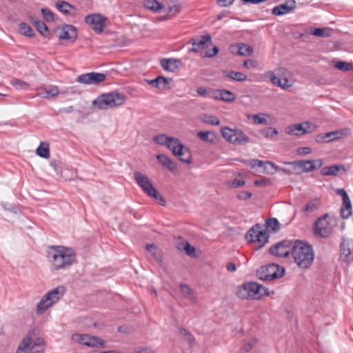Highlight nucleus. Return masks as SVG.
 Wrapping results in <instances>:
<instances>
[{
  "mask_svg": "<svg viewBox=\"0 0 353 353\" xmlns=\"http://www.w3.org/2000/svg\"><path fill=\"white\" fill-rule=\"evenodd\" d=\"M46 259L52 272L66 270L77 263L75 251L63 245H49L46 248Z\"/></svg>",
  "mask_w": 353,
  "mask_h": 353,
  "instance_id": "f257e3e1",
  "label": "nucleus"
},
{
  "mask_svg": "<svg viewBox=\"0 0 353 353\" xmlns=\"http://www.w3.org/2000/svg\"><path fill=\"white\" fill-rule=\"evenodd\" d=\"M292 255L297 265L303 269L309 268L313 263L314 254L312 245L302 241H294Z\"/></svg>",
  "mask_w": 353,
  "mask_h": 353,
  "instance_id": "f03ea898",
  "label": "nucleus"
},
{
  "mask_svg": "<svg viewBox=\"0 0 353 353\" xmlns=\"http://www.w3.org/2000/svg\"><path fill=\"white\" fill-rule=\"evenodd\" d=\"M125 97L121 93L112 92L102 94L92 101V105L99 110L112 109L123 105Z\"/></svg>",
  "mask_w": 353,
  "mask_h": 353,
  "instance_id": "7ed1b4c3",
  "label": "nucleus"
},
{
  "mask_svg": "<svg viewBox=\"0 0 353 353\" xmlns=\"http://www.w3.org/2000/svg\"><path fill=\"white\" fill-rule=\"evenodd\" d=\"M134 177L137 185L148 196L158 201L159 205H166V201L163 196L155 189L152 181L147 176L137 171L134 174Z\"/></svg>",
  "mask_w": 353,
  "mask_h": 353,
  "instance_id": "20e7f679",
  "label": "nucleus"
},
{
  "mask_svg": "<svg viewBox=\"0 0 353 353\" xmlns=\"http://www.w3.org/2000/svg\"><path fill=\"white\" fill-rule=\"evenodd\" d=\"M268 294V289L256 282L244 283L237 292V296L241 299H259Z\"/></svg>",
  "mask_w": 353,
  "mask_h": 353,
  "instance_id": "39448f33",
  "label": "nucleus"
},
{
  "mask_svg": "<svg viewBox=\"0 0 353 353\" xmlns=\"http://www.w3.org/2000/svg\"><path fill=\"white\" fill-rule=\"evenodd\" d=\"M284 273L285 269L283 268L277 264L271 263L259 268L256 271V276L261 281H270L282 277Z\"/></svg>",
  "mask_w": 353,
  "mask_h": 353,
  "instance_id": "423d86ee",
  "label": "nucleus"
},
{
  "mask_svg": "<svg viewBox=\"0 0 353 353\" xmlns=\"http://www.w3.org/2000/svg\"><path fill=\"white\" fill-rule=\"evenodd\" d=\"M269 237V232L267 229L263 228L259 223L255 224L250 229L245 235L248 241L258 243L259 248H261L268 243Z\"/></svg>",
  "mask_w": 353,
  "mask_h": 353,
  "instance_id": "0eeeda50",
  "label": "nucleus"
},
{
  "mask_svg": "<svg viewBox=\"0 0 353 353\" xmlns=\"http://www.w3.org/2000/svg\"><path fill=\"white\" fill-rule=\"evenodd\" d=\"M284 163L292 165L294 173L299 174L304 172H310L321 168L323 165V161L321 159L299 160L292 162H285Z\"/></svg>",
  "mask_w": 353,
  "mask_h": 353,
  "instance_id": "6e6552de",
  "label": "nucleus"
},
{
  "mask_svg": "<svg viewBox=\"0 0 353 353\" xmlns=\"http://www.w3.org/2000/svg\"><path fill=\"white\" fill-rule=\"evenodd\" d=\"M154 142L159 145H166L170 150L173 154H181V151H183V144L176 138L169 137L164 134L157 135L153 139Z\"/></svg>",
  "mask_w": 353,
  "mask_h": 353,
  "instance_id": "1a4fd4ad",
  "label": "nucleus"
},
{
  "mask_svg": "<svg viewBox=\"0 0 353 353\" xmlns=\"http://www.w3.org/2000/svg\"><path fill=\"white\" fill-rule=\"evenodd\" d=\"M329 219V215L327 214H325L316 220L314 225V234L315 236L327 238L332 234V227L328 221Z\"/></svg>",
  "mask_w": 353,
  "mask_h": 353,
  "instance_id": "9d476101",
  "label": "nucleus"
},
{
  "mask_svg": "<svg viewBox=\"0 0 353 353\" xmlns=\"http://www.w3.org/2000/svg\"><path fill=\"white\" fill-rule=\"evenodd\" d=\"M294 241L290 240H283L269 249L271 254L278 257H288L292 254V248Z\"/></svg>",
  "mask_w": 353,
  "mask_h": 353,
  "instance_id": "9b49d317",
  "label": "nucleus"
},
{
  "mask_svg": "<svg viewBox=\"0 0 353 353\" xmlns=\"http://www.w3.org/2000/svg\"><path fill=\"white\" fill-rule=\"evenodd\" d=\"M72 339L88 347H105V341L97 336L76 334L72 335Z\"/></svg>",
  "mask_w": 353,
  "mask_h": 353,
  "instance_id": "f8f14e48",
  "label": "nucleus"
},
{
  "mask_svg": "<svg viewBox=\"0 0 353 353\" xmlns=\"http://www.w3.org/2000/svg\"><path fill=\"white\" fill-rule=\"evenodd\" d=\"M105 79V74L92 72L79 75L76 81L78 83L86 85H97L103 82Z\"/></svg>",
  "mask_w": 353,
  "mask_h": 353,
  "instance_id": "ddd939ff",
  "label": "nucleus"
},
{
  "mask_svg": "<svg viewBox=\"0 0 353 353\" xmlns=\"http://www.w3.org/2000/svg\"><path fill=\"white\" fill-rule=\"evenodd\" d=\"M105 18L101 14L87 15L84 21L97 32H102L105 26Z\"/></svg>",
  "mask_w": 353,
  "mask_h": 353,
  "instance_id": "4468645a",
  "label": "nucleus"
},
{
  "mask_svg": "<svg viewBox=\"0 0 353 353\" xmlns=\"http://www.w3.org/2000/svg\"><path fill=\"white\" fill-rule=\"evenodd\" d=\"M340 259L346 263L353 261V240H343L341 243Z\"/></svg>",
  "mask_w": 353,
  "mask_h": 353,
  "instance_id": "2eb2a0df",
  "label": "nucleus"
},
{
  "mask_svg": "<svg viewBox=\"0 0 353 353\" xmlns=\"http://www.w3.org/2000/svg\"><path fill=\"white\" fill-rule=\"evenodd\" d=\"M211 41V37L209 34H205L192 39V48L190 50L191 52H198L200 50L208 48L209 43Z\"/></svg>",
  "mask_w": 353,
  "mask_h": 353,
  "instance_id": "dca6fc26",
  "label": "nucleus"
},
{
  "mask_svg": "<svg viewBox=\"0 0 353 353\" xmlns=\"http://www.w3.org/2000/svg\"><path fill=\"white\" fill-rule=\"evenodd\" d=\"M211 99L221 100L225 102H232L236 100L235 94L227 90H215L212 92Z\"/></svg>",
  "mask_w": 353,
  "mask_h": 353,
  "instance_id": "f3484780",
  "label": "nucleus"
},
{
  "mask_svg": "<svg viewBox=\"0 0 353 353\" xmlns=\"http://www.w3.org/2000/svg\"><path fill=\"white\" fill-rule=\"evenodd\" d=\"M308 127L309 123L307 122L290 125L285 128V132L290 135L301 136L305 134V133L310 132L307 130Z\"/></svg>",
  "mask_w": 353,
  "mask_h": 353,
  "instance_id": "a211bd4d",
  "label": "nucleus"
},
{
  "mask_svg": "<svg viewBox=\"0 0 353 353\" xmlns=\"http://www.w3.org/2000/svg\"><path fill=\"white\" fill-rule=\"evenodd\" d=\"M295 7L296 1L294 0H290L286 3L275 6L272 10V14L275 16H281L290 12L294 10Z\"/></svg>",
  "mask_w": 353,
  "mask_h": 353,
  "instance_id": "6ab92c4d",
  "label": "nucleus"
},
{
  "mask_svg": "<svg viewBox=\"0 0 353 353\" xmlns=\"http://www.w3.org/2000/svg\"><path fill=\"white\" fill-rule=\"evenodd\" d=\"M161 65L167 71L174 72L182 65V62L180 59L174 58L162 59Z\"/></svg>",
  "mask_w": 353,
  "mask_h": 353,
  "instance_id": "aec40b11",
  "label": "nucleus"
},
{
  "mask_svg": "<svg viewBox=\"0 0 353 353\" xmlns=\"http://www.w3.org/2000/svg\"><path fill=\"white\" fill-rule=\"evenodd\" d=\"M232 53L241 56H249L253 52V48L248 44L241 43L230 47Z\"/></svg>",
  "mask_w": 353,
  "mask_h": 353,
  "instance_id": "412c9836",
  "label": "nucleus"
},
{
  "mask_svg": "<svg viewBox=\"0 0 353 353\" xmlns=\"http://www.w3.org/2000/svg\"><path fill=\"white\" fill-rule=\"evenodd\" d=\"M65 291V288L62 285H59L51 290L45 295L46 296L47 299L50 301L51 303L54 304L63 296Z\"/></svg>",
  "mask_w": 353,
  "mask_h": 353,
  "instance_id": "4be33fe9",
  "label": "nucleus"
},
{
  "mask_svg": "<svg viewBox=\"0 0 353 353\" xmlns=\"http://www.w3.org/2000/svg\"><path fill=\"white\" fill-rule=\"evenodd\" d=\"M77 36L75 27L72 25H65L61 30L59 38L61 39H74Z\"/></svg>",
  "mask_w": 353,
  "mask_h": 353,
  "instance_id": "5701e85b",
  "label": "nucleus"
},
{
  "mask_svg": "<svg viewBox=\"0 0 353 353\" xmlns=\"http://www.w3.org/2000/svg\"><path fill=\"white\" fill-rule=\"evenodd\" d=\"M171 80V79L163 76H159L154 79H145V81L154 88L158 89H166L168 88L169 82Z\"/></svg>",
  "mask_w": 353,
  "mask_h": 353,
  "instance_id": "b1692460",
  "label": "nucleus"
},
{
  "mask_svg": "<svg viewBox=\"0 0 353 353\" xmlns=\"http://www.w3.org/2000/svg\"><path fill=\"white\" fill-rule=\"evenodd\" d=\"M261 168H263V172L268 174H273L276 171H281L286 174L291 173L290 170L279 167L271 161H264Z\"/></svg>",
  "mask_w": 353,
  "mask_h": 353,
  "instance_id": "393cba45",
  "label": "nucleus"
},
{
  "mask_svg": "<svg viewBox=\"0 0 353 353\" xmlns=\"http://www.w3.org/2000/svg\"><path fill=\"white\" fill-rule=\"evenodd\" d=\"M157 159L163 167L172 172L174 171L177 168L176 163L165 154H158Z\"/></svg>",
  "mask_w": 353,
  "mask_h": 353,
  "instance_id": "a878e982",
  "label": "nucleus"
},
{
  "mask_svg": "<svg viewBox=\"0 0 353 353\" xmlns=\"http://www.w3.org/2000/svg\"><path fill=\"white\" fill-rule=\"evenodd\" d=\"M345 168L343 165H334L325 166L321 170L323 176H336L341 170H344Z\"/></svg>",
  "mask_w": 353,
  "mask_h": 353,
  "instance_id": "bb28decb",
  "label": "nucleus"
},
{
  "mask_svg": "<svg viewBox=\"0 0 353 353\" xmlns=\"http://www.w3.org/2000/svg\"><path fill=\"white\" fill-rule=\"evenodd\" d=\"M237 128L232 129L229 127H223L221 130L222 137L229 143L234 144Z\"/></svg>",
  "mask_w": 353,
  "mask_h": 353,
  "instance_id": "cd10ccee",
  "label": "nucleus"
},
{
  "mask_svg": "<svg viewBox=\"0 0 353 353\" xmlns=\"http://www.w3.org/2000/svg\"><path fill=\"white\" fill-rule=\"evenodd\" d=\"M180 289L183 296L189 299L192 303H196L197 301V296L194 293V290L186 284H181Z\"/></svg>",
  "mask_w": 353,
  "mask_h": 353,
  "instance_id": "c85d7f7f",
  "label": "nucleus"
},
{
  "mask_svg": "<svg viewBox=\"0 0 353 353\" xmlns=\"http://www.w3.org/2000/svg\"><path fill=\"white\" fill-rule=\"evenodd\" d=\"M321 205V202L319 199H312L307 203L302 211L307 215L318 210Z\"/></svg>",
  "mask_w": 353,
  "mask_h": 353,
  "instance_id": "c756f323",
  "label": "nucleus"
},
{
  "mask_svg": "<svg viewBox=\"0 0 353 353\" xmlns=\"http://www.w3.org/2000/svg\"><path fill=\"white\" fill-rule=\"evenodd\" d=\"M197 137L204 142L214 143L217 138V134L212 131H200Z\"/></svg>",
  "mask_w": 353,
  "mask_h": 353,
  "instance_id": "7c9ffc66",
  "label": "nucleus"
},
{
  "mask_svg": "<svg viewBox=\"0 0 353 353\" xmlns=\"http://www.w3.org/2000/svg\"><path fill=\"white\" fill-rule=\"evenodd\" d=\"M352 214V204L350 198L343 201L341 208V216L343 219H348Z\"/></svg>",
  "mask_w": 353,
  "mask_h": 353,
  "instance_id": "2f4dec72",
  "label": "nucleus"
},
{
  "mask_svg": "<svg viewBox=\"0 0 353 353\" xmlns=\"http://www.w3.org/2000/svg\"><path fill=\"white\" fill-rule=\"evenodd\" d=\"M179 332L189 345L192 346L196 344L194 336L187 329L181 327L179 329Z\"/></svg>",
  "mask_w": 353,
  "mask_h": 353,
  "instance_id": "473e14b6",
  "label": "nucleus"
},
{
  "mask_svg": "<svg viewBox=\"0 0 353 353\" xmlns=\"http://www.w3.org/2000/svg\"><path fill=\"white\" fill-rule=\"evenodd\" d=\"M225 76L230 79L238 82H243L245 81L248 79L247 75L241 72H236L234 70H230L227 72Z\"/></svg>",
  "mask_w": 353,
  "mask_h": 353,
  "instance_id": "72a5a7b5",
  "label": "nucleus"
},
{
  "mask_svg": "<svg viewBox=\"0 0 353 353\" xmlns=\"http://www.w3.org/2000/svg\"><path fill=\"white\" fill-rule=\"evenodd\" d=\"M27 350H30V353H40L43 350V340L37 338L34 343L31 340V344Z\"/></svg>",
  "mask_w": 353,
  "mask_h": 353,
  "instance_id": "f704fd0d",
  "label": "nucleus"
},
{
  "mask_svg": "<svg viewBox=\"0 0 353 353\" xmlns=\"http://www.w3.org/2000/svg\"><path fill=\"white\" fill-rule=\"evenodd\" d=\"M52 305L53 304L51 303L50 301H49V299H47L46 296L44 295L37 305V313L38 314H41Z\"/></svg>",
  "mask_w": 353,
  "mask_h": 353,
  "instance_id": "c9c22d12",
  "label": "nucleus"
},
{
  "mask_svg": "<svg viewBox=\"0 0 353 353\" xmlns=\"http://www.w3.org/2000/svg\"><path fill=\"white\" fill-rule=\"evenodd\" d=\"M38 156L43 158H49L50 156L49 144L47 142H41L36 150Z\"/></svg>",
  "mask_w": 353,
  "mask_h": 353,
  "instance_id": "e433bc0d",
  "label": "nucleus"
},
{
  "mask_svg": "<svg viewBox=\"0 0 353 353\" xmlns=\"http://www.w3.org/2000/svg\"><path fill=\"white\" fill-rule=\"evenodd\" d=\"M250 142V138L240 129L237 128L234 145H241Z\"/></svg>",
  "mask_w": 353,
  "mask_h": 353,
  "instance_id": "4c0bfd02",
  "label": "nucleus"
},
{
  "mask_svg": "<svg viewBox=\"0 0 353 353\" xmlns=\"http://www.w3.org/2000/svg\"><path fill=\"white\" fill-rule=\"evenodd\" d=\"M145 8L158 12L164 8V6L157 0H146L144 3Z\"/></svg>",
  "mask_w": 353,
  "mask_h": 353,
  "instance_id": "58836bf2",
  "label": "nucleus"
},
{
  "mask_svg": "<svg viewBox=\"0 0 353 353\" xmlns=\"http://www.w3.org/2000/svg\"><path fill=\"white\" fill-rule=\"evenodd\" d=\"M183 151H181L180 152L182 153L181 154H174V156L179 157V160L183 162L188 164H190L192 163V155L190 150L185 147L183 145Z\"/></svg>",
  "mask_w": 353,
  "mask_h": 353,
  "instance_id": "ea45409f",
  "label": "nucleus"
},
{
  "mask_svg": "<svg viewBox=\"0 0 353 353\" xmlns=\"http://www.w3.org/2000/svg\"><path fill=\"white\" fill-rule=\"evenodd\" d=\"M177 248L179 250L185 251V253L189 256H191L195 252V248L189 243L187 241H181V243H178Z\"/></svg>",
  "mask_w": 353,
  "mask_h": 353,
  "instance_id": "a19ab883",
  "label": "nucleus"
},
{
  "mask_svg": "<svg viewBox=\"0 0 353 353\" xmlns=\"http://www.w3.org/2000/svg\"><path fill=\"white\" fill-rule=\"evenodd\" d=\"M56 7L60 12L66 14H69L70 13V10L74 8L71 4L64 1H59L56 3Z\"/></svg>",
  "mask_w": 353,
  "mask_h": 353,
  "instance_id": "79ce46f5",
  "label": "nucleus"
},
{
  "mask_svg": "<svg viewBox=\"0 0 353 353\" xmlns=\"http://www.w3.org/2000/svg\"><path fill=\"white\" fill-rule=\"evenodd\" d=\"M20 32L29 37L34 36V30L26 23L22 22L19 24Z\"/></svg>",
  "mask_w": 353,
  "mask_h": 353,
  "instance_id": "37998d69",
  "label": "nucleus"
},
{
  "mask_svg": "<svg viewBox=\"0 0 353 353\" xmlns=\"http://www.w3.org/2000/svg\"><path fill=\"white\" fill-rule=\"evenodd\" d=\"M30 344H31V337H30V333H29L28 334V336L23 339L21 343L18 347L16 353H26V352H24V351L26 350L28 348H29Z\"/></svg>",
  "mask_w": 353,
  "mask_h": 353,
  "instance_id": "c03bdc74",
  "label": "nucleus"
},
{
  "mask_svg": "<svg viewBox=\"0 0 353 353\" xmlns=\"http://www.w3.org/2000/svg\"><path fill=\"white\" fill-rule=\"evenodd\" d=\"M201 120L203 122L205 123L213 125H219L221 122L219 119L217 118L216 117L209 114H203Z\"/></svg>",
  "mask_w": 353,
  "mask_h": 353,
  "instance_id": "a18cd8bd",
  "label": "nucleus"
},
{
  "mask_svg": "<svg viewBox=\"0 0 353 353\" xmlns=\"http://www.w3.org/2000/svg\"><path fill=\"white\" fill-rule=\"evenodd\" d=\"M34 26L41 35H43V37H48V28L43 21L40 20L34 21Z\"/></svg>",
  "mask_w": 353,
  "mask_h": 353,
  "instance_id": "49530a36",
  "label": "nucleus"
},
{
  "mask_svg": "<svg viewBox=\"0 0 353 353\" xmlns=\"http://www.w3.org/2000/svg\"><path fill=\"white\" fill-rule=\"evenodd\" d=\"M10 83L12 85H13L15 88L18 90H27L30 85L22 80L18 79H13L10 81Z\"/></svg>",
  "mask_w": 353,
  "mask_h": 353,
  "instance_id": "de8ad7c7",
  "label": "nucleus"
},
{
  "mask_svg": "<svg viewBox=\"0 0 353 353\" xmlns=\"http://www.w3.org/2000/svg\"><path fill=\"white\" fill-rule=\"evenodd\" d=\"M341 135H342L341 132H340L339 130H336V131H332V132L325 133L324 137L326 139V143H327L331 141H334V140L339 139Z\"/></svg>",
  "mask_w": 353,
  "mask_h": 353,
  "instance_id": "09e8293b",
  "label": "nucleus"
},
{
  "mask_svg": "<svg viewBox=\"0 0 353 353\" xmlns=\"http://www.w3.org/2000/svg\"><path fill=\"white\" fill-rule=\"evenodd\" d=\"M266 224L267 228H271L274 232H277L280 228L279 223L276 218H271L268 219Z\"/></svg>",
  "mask_w": 353,
  "mask_h": 353,
  "instance_id": "8fccbe9b",
  "label": "nucleus"
},
{
  "mask_svg": "<svg viewBox=\"0 0 353 353\" xmlns=\"http://www.w3.org/2000/svg\"><path fill=\"white\" fill-rule=\"evenodd\" d=\"M41 13L43 14V19L46 21L51 22L54 21L53 13L48 8H42Z\"/></svg>",
  "mask_w": 353,
  "mask_h": 353,
  "instance_id": "3c124183",
  "label": "nucleus"
},
{
  "mask_svg": "<svg viewBox=\"0 0 353 353\" xmlns=\"http://www.w3.org/2000/svg\"><path fill=\"white\" fill-rule=\"evenodd\" d=\"M334 67L341 71H348L351 69V65L346 61H337L334 64Z\"/></svg>",
  "mask_w": 353,
  "mask_h": 353,
  "instance_id": "603ef678",
  "label": "nucleus"
},
{
  "mask_svg": "<svg viewBox=\"0 0 353 353\" xmlns=\"http://www.w3.org/2000/svg\"><path fill=\"white\" fill-rule=\"evenodd\" d=\"M328 30V28H315L312 32V34L320 37H329L330 34L327 33Z\"/></svg>",
  "mask_w": 353,
  "mask_h": 353,
  "instance_id": "864d4df0",
  "label": "nucleus"
},
{
  "mask_svg": "<svg viewBox=\"0 0 353 353\" xmlns=\"http://www.w3.org/2000/svg\"><path fill=\"white\" fill-rule=\"evenodd\" d=\"M214 90H208L207 88L204 87H199L196 89L197 94L201 97H208L211 99L212 92H213Z\"/></svg>",
  "mask_w": 353,
  "mask_h": 353,
  "instance_id": "5fc2aeb1",
  "label": "nucleus"
},
{
  "mask_svg": "<svg viewBox=\"0 0 353 353\" xmlns=\"http://www.w3.org/2000/svg\"><path fill=\"white\" fill-rule=\"evenodd\" d=\"M269 78H270V80L271 83L273 85H276L278 87H279V85H281V79L278 77L276 75V74L274 73V72H269Z\"/></svg>",
  "mask_w": 353,
  "mask_h": 353,
  "instance_id": "6e6d98bb",
  "label": "nucleus"
},
{
  "mask_svg": "<svg viewBox=\"0 0 353 353\" xmlns=\"http://www.w3.org/2000/svg\"><path fill=\"white\" fill-rule=\"evenodd\" d=\"M212 47V50H208L205 52V54H203V57H213L219 52V48L218 47L213 46L210 43H209Z\"/></svg>",
  "mask_w": 353,
  "mask_h": 353,
  "instance_id": "4d7b16f0",
  "label": "nucleus"
},
{
  "mask_svg": "<svg viewBox=\"0 0 353 353\" xmlns=\"http://www.w3.org/2000/svg\"><path fill=\"white\" fill-rule=\"evenodd\" d=\"M59 94V90L57 87H54L52 88H50L48 90H46L44 95L43 96V98H49L51 97H55Z\"/></svg>",
  "mask_w": 353,
  "mask_h": 353,
  "instance_id": "13d9d810",
  "label": "nucleus"
},
{
  "mask_svg": "<svg viewBox=\"0 0 353 353\" xmlns=\"http://www.w3.org/2000/svg\"><path fill=\"white\" fill-rule=\"evenodd\" d=\"M278 134V131L276 129L274 128H268L265 130L263 132V134L265 137H272L274 135H276Z\"/></svg>",
  "mask_w": 353,
  "mask_h": 353,
  "instance_id": "bf43d9fd",
  "label": "nucleus"
},
{
  "mask_svg": "<svg viewBox=\"0 0 353 353\" xmlns=\"http://www.w3.org/2000/svg\"><path fill=\"white\" fill-rule=\"evenodd\" d=\"M264 161L259 159H252L249 161L248 165L252 168H262Z\"/></svg>",
  "mask_w": 353,
  "mask_h": 353,
  "instance_id": "052dcab7",
  "label": "nucleus"
},
{
  "mask_svg": "<svg viewBox=\"0 0 353 353\" xmlns=\"http://www.w3.org/2000/svg\"><path fill=\"white\" fill-rule=\"evenodd\" d=\"M256 340L254 339H252L250 341L245 342L243 345L244 350L246 352L250 351L256 345Z\"/></svg>",
  "mask_w": 353,
  "mask_h": 353,
  "instance_id": "680f3d73",
  "label": "nucleus"
},
{
  "mask_svg": "<svg viewBox=\"0 0 353 353\" xmlns=\"http://www.w3.org/2000/svg\"><path fill=\"white\" fill-rule=\"evenodd\" d=\"M253 121L255 123L257 124H268V121L266 119L261 117L259 114H254L252 115Z\"/></svg>",
  "mask_w": 353,
  "mask_h": 353,
  "instance_id": "e2e57ef3",
  "label": "nucleus"
},
{
  "mask_svg": "<svg viewBox=\"0 0 353 353\" xmlns=\"http://www.w3.org/2000/svg\"><path fill=\"white\" fill-rule=\"evenodd\" d=\"M252 196V193L248 191H241L237 194V198L240 200H246Z\"/></svg>",
  "mask_w": 353,
  "mask_h": 353,
  "instance_id": "0e129e2a",
  "label": "nucleus"
},
{
  "mask_svg": "<svg viewBox=\"0 0 353 353\" xmlns=\"http://www.w3.org/2000/svg\"><path fill=\"white\" fill-rule=\"evenodd\" d=\"M292 86V83L289 82V80L287 78L281 79V85L279 87L282 89H288Z\"/></svg>",
  "mask_w": 353,
  "mask_h": 353,
  "instance_id": "69168bd1",
  "label": "nucleus"
},
{
  "mask_svg": "<svg viewBox=\"0 0 353 353\" xmlns=\"http://www.w3.org/2000/svg\"><path fill=\"white\" fill-rule=\"evenodd\" d=\"M234 0H216L219 6L221 7H227L230 6Z\"/></svg>",
  "mask_w": 353,
  "mask_h": 353,
  "instance_id": "338daca9",
  "label": "nucleus"
},
{
  "mask_svg": "<svg viewBox=\"0 0 353 353\" xmlns=\"http://www.w3.org/2000/svg\"><path fill=\"white\" fill-rule=\"evenodd\" d=\"M244 184H245V181L237 179H234L232 181L231 185H232V188H236V187L243 186Z\"/></svg>",
  "mask_w": 353,
  "mask_h": 353,
  "instance_id": "774afa93",
  "label": "nucleus"
}]
</instances>
